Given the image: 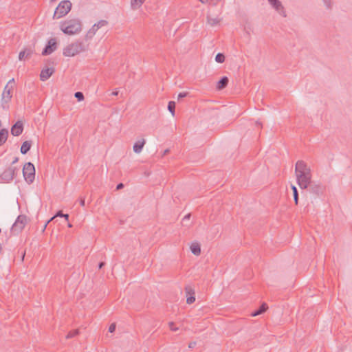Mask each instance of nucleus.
Here are the masks:
<instances>
[{
  "instance_id": "29",
  "label": "nucleus",
  "mask_w": 352,
  "mask_h": 352,
  "mask_svg": "<svg viewBox=\"0 0 352 352\" xmlns=\"http://www.w3.org/2000/svg\"><path fill=\"white\" fill-rule=\"evenodd\" d=\"M75 98L77 99L78 101H82L85 98L84 94L81 91H77L74 94Z\"/></svg>"
},
{
  "instance_id": "13",
  "label": "nucleus",
  "mask_w": 352,
  "mask_h": 352,
  "mask_svg": "<svg viewBox=\"0 0 352 352\" xmlns=\"http://www.w3.org/2000/svg\"><path fill=\"white\" fill-rule=\"evenodd\" d=\"M307 189H308L309 192L317 196L320 195L322 192V186L314 182H311Z\"/></svg>"
},
{
  "instance_id": "9",
  "label": "nucleus",
  "mask_w": 352,
  "mask_h": 352,
  "mask_svg": "<svg viewBox=\"0 0 352 352\" xmlns=\"http://www.w3.org/2000/svg\"><path fill=\"white\" fill-rule=\"evenodd\" d=\"M57 48V41L55 38H50L45 48L42 51L43 56H47L51 54L54 52Z\"/></svg>"
},
{
  "instance_id": "3",
  "label": "nucleus",
  "mask_w": 352,
  "mask_h": 352,
  "mask_svg": "<svg viewBox=\"0 0 352 352\" xmlns=\"http://www.w3.org/2000/svg\"><path fill=\"white\" fill-rule=\"evenodd\" d=\"M72 9V3L69 0H63L56 7L53 19H60L65 16Z\"/></svg>"
},
{
  "instance_id": "8",
  "label": "nucleus",
  "mask_w": 352,
  "mask_h": 352,
  "mask_svg": "<svg viewBox=\"0 0 352 352\" xmlns=\"http://www.w3.org/2000/svg\"><path fill=\"white\" fill-rule=\"evenodd\" d=\"M16 167H8L0 175V180L1 182L9 183L11 182L16 174Z\"/></svg>"
},
{
  "instance_id": "43",
  "label": "nucleus",
  "mask_w": 352,
  "mask_h": 352,
  "mask_svg": "<svg viewBox=\"0 0 352 352\" xmlns=\"http://www.w3.org/2000/svg\"><path fill=\"white\" fill-rule=\"evenodd\" d=\"M190 216H191V214L190 213L187 214L186 215L184 216V217L183 218L182 221H185L186 220L190 219Z\"/></svg>"
},
{
  "instance_id": "5",
  "label": "nucleus",
  "mask_w": 352,
  "mask_h": 352,
  "mask_svg": "<svg viewBox=\"0 0 352 352\" xmlns=\"http://www.w3.org/2000/svg\"><path fill=\"white\" fill-rule=\"evenodd\" d=\"M23 175L25 180L31 184L34 180L35 177V168L32 163H25L23 168Z\"/></svg>"
},
{
  "instance_id": "2",
  "label": "nucleus",
  "mask_w": 352,
  "mask_h": 352,
  "mask_svg": "<svg viewBox=\"0 0 352 352\" xmlns=\"http://www.w3.org/2000/svg\"><path fill=\"white\" fill-rule=\"evenodd\" d=\"M89 45L83 41H76L63 49V54L65 56L72 57L88 50Z\"/></svg>"
},
{
  "instance_id": "30",
  "label": "nucleus",
  "mask_w": 352,
  "mask_h": 352,
  "mask_svg": "<svg viewBox=\"0 0 352 352\" xmlns=\"http://www.w3.org/2000/svg\"><path fill=\"white\" fill-rule=\"evenodd\" d=\"M185 292H186L187 296L188 295L191 296L192 294H195L194 289L189 285H188L185 287Z\"/></svg>"
},
{
  "instance_id": "15",
  "label": "nucleus",
  "mask_w": 352,
  "mask_h": 352,
  "mask_svg": "<svg viewBox=\"0 0 352 352\" xmlns=\"http://www.w3.org/2000/svg\"><path fill=\"white\" fill-rule=\"evenodd\" d=\"M229 79L227 76H223L217 83L216 89L222 90L228 86Z\"/></svg>"
},
{
  "instance_id": "21",
  "label": "nucleus",
  "mask_w": 352,
  "mask_h": 352,
  "mask_svg": "<svg viewBox=\"0 0 352 352\" xmlns=\"http://www.w3.org/2000/svg\"><path fill=\"white\" fill-rule=\"evenodd\" d=\"M191 252L196 255L199 256L201 254V247L198 243H192L190 245Z\"/></svg>"
},
{
  "instance_id": "51",
  "label": "nucleus",
  "mask_w": 352,
  "mask_h": 352,
  "mask_svg": "<svg viewBox=\"0 0 352 352\" xmlns=\"http://www.w3.org/2000/svg\"><path fill=\"white\" fill-rule=\"evenodd\" d=\"M1 251H2V244L0 243V253H1Z\"/></svg>"
},
{
  "instance_id": "31",
  "label": "nucleus",
  "mask_w": 352,
  "mask_h": 352,
  "mask_svg": "<svg viewBox=\"0 0 352 352\" xmlns=\"http://www.w3.org/2000/svg\"><path fill=\"white\" fill-rule=\"evenodd\" d=\"M204 3H208L212 6H216L217 5L221 0H204Z\"/></svg>"
},
{
  "instance_id": "27",
  "label": "nucleus",
  "mask_w": 352,
  "mask_h": 352,
  "mask_svg": "<svg viewBox=\"0 0 352 352\" xmlns=\"http://www.w3.org/2000/svg\"><path fill=\"white\" fill-rule=\"evenodd\" d=\"M78 333H79L78 329H74V330L70 331L66 336V338L67 339L72 338L76 336L77 335H78Z\"/></svg>"
},
{
  "instance_id": "7",
  "label": "nucleus",
  "mask_w": 352,
  "mask_h": 352,
  "mask_svg": "<svg viewBox=\"0 0 352 352\" xmlns=\"http://www.w3.org/2000/svg\"><path fill=\"white\" fill-rule=\"evenodd\" d=\"M28 223V217L25 214H20L17 217L15 222L12 226V231L14 232L19 233L25 228Z\"/></svg>"
},
{
  "instance_id": "52",
  "label": "nucleus",
  "mask_w": 352,
  "mask_h": 352,
  "mask_svg": "<svg viewBox=\"0 0 352 352\" xmlns=\"http://www.w3.org/2000/svg\"><path fill=\"white\" fill-rule=\"evenodd\" d=\"M68 227H69V228H72V225L71 223H68Z\"/></svg>"
},
{
  "instance_id": "10",
  "label": "nucleus",
  "mask_w": 352,
  "mask_h": 352,
  "mask_svg": "<svg viewBox=\"0 0 352 352\" xmlns=\"http://www.w3.org/2000/svg\"><path fill=\"white\" fill-rule=\"evenodd\" d=\"M271 6L283 17H286L287 14L284 7L279 0H267Z\"/></svg>"
},
{
  "instance_id": "22",
  "label": "nucleus",
  "mask_w": 352,
  "mask_h": 352,
  "mask_svg": "<svg viewBox=\"0 0 352 352\" xmlns=\"http://www.w3.org/2000/svg\"><path fill=\"white\" fill-rule=\"evenodd\" d=\"M291 188L293 191V196H294V200L295 204L297 206L298 204V199H299L298 189L294 185H292Z\"/></svg>"
},
{
  "instance_id": "1",
  "label": "nucleus",
  "mask_w": 352,
  "mask_h": 352,
  "mask_svg": "<svg viewBox=\"0 0 352 352\" xmlns=\"http://www.w3.org/2000/svg\"><path fill=\"white\" fill-rule=\"evenodd\" d=\"M60 29L65 34L74 35L81 31L82 24L79 19H72L61 22Z\"/></svg>"
},
{
  "instance_id": "16",
  "label": "nucleus",
  "mask_w": 352,
  "mask_h": 352,
  "mask_svg": "<svg viewBox=\"0 0 352 352\" xmlns=\"http://www.w3.org/2000/svg\"><path fill=\"white\" fill-rule=\"evenodd\" d=\"M145 143L146 141L144 139H142L140 140L137 141L133 145V151L135 153H140L142 151Z\"/></svg>"
},
{
  "instance_id": "17",
  "label": "nucleus",
  "mask_w": 352,
  "mask_h": 352,
  "mask_svg": "<svg viewBox=\"0 0 352 352\" xmlns=\"http://www.w3.org/2000/svg\"><path fill=\"white\" fill-rule=\"evenodd\" d=\"M32 146V141L31 140H26L23 142L21 147V153L23 155L26 154L31 148Z\"/></svg>"
},
{
  "instance_id": "24",
  "label": "nucleus",
  "mask_w": 352,
  "mask_h": 352,
  "mask_svg": "<svg viewBox=\"0 0 352 352\" xmlns=\"http://www.w3.org/2000/svg\"><path fill=\"white\" fill-rule=\"evenodd\" d=\"M145 0H131V7L133 9L140 8L144 2Z\"/></svg>"
},
{
  "instance_id": "32",
  "label": "nucleus",
  "mask_w": 352,
  "mask_h": 352,
  "mask_svg": "<svg viewBox=\"0 0 352 352\" xmlns=\"http://www.w3.org/2000/svg\"><path fill=\"white\" fill-rule=\"evenodd\" d=\"M108 22L106 20H100L97 23H95L96 24V27L100 28L102 26H104L106 25H107Z\"/></svg>"
},
{
  "instance_id": "14",
  "label": "nucleus",
  "mask_w": 352,
  "mask_h": 352,
  "mask_svg": "<svg viewBox=\"0 0 352 352\" xmlns=\"http://www.w3.org/2000/svg\"><path fill=\"white\" fill-rule=\"evenodd\" d=\"M54 73V69L52 67L43 69L40 74L41 80H42V81L47 80Z\"/></svg>"
},
{
  "instance_id": "46",
  "label": "nucleus",
  "mask_w": 352,
  "mask_h": 352,
  "mask_svg": "<svg viewBox=\"0 0 352 352\" xmlns=\"http://www.w3.org/2000/svg\"><path fill=\"white\" fill-rule=\"evenodd\" d=\"M50 221H51L48 220V221H47V223L45 224V226H43V231H44V230H45V228H46V227H47V224H48Z\"/></svg>"
},
{
  "instance_id": "23",
  "label": "nucleus",
  "mask_w": 352,
  "mask_h": 352,
  "mask_svg": "<svg viewBox=\"0 0 352 352\" xmlns=\"http://www.w3.org/2000/svg\"><path fill=\"white\" fill-rule=\"evenodd\" d=\"M64 217L67 221H69V214H64L62 210H58L56 213V214L50 219V221H52L54 219H55L56 217Z\"/></svg>"
},
{
  "instance_id": "11",
  "label": "nucleus",
  "mask_w": 352,
  "mask_h": 352,
  "mask_svg": "<svg viewBox=\"0 0 352 352\" xmlns=\"http://www.w3.org/2000/svg\"><path fill=\"white\" fill-rule=\"evenodd\" d=\"M23 131V124L21 120H18L11 127V134L13 136H19L20 135Z\"/></svg>"
},
{
  "instance_id": "37",
  "label": "nucleus",
  "mask_w": 352,
  "mask_h": 352,
  "mask_svg": "<svg viewBox=\"0 0 352 352\" xmlns=\"http://www.w3.org/2000/svg\"><path fill=\"white\" fill-rule=\"evenodd\" d=\"M327 8L331 9V0H323Z\"/></svg>"
},
{
  "instance_id": "4",
  "label": "nucleus",
  "mask_w": 352,
  "mask_h": 352,
  "mask_svg": "<svg viewBox=\"0 0 352 352\" xmlns=\"http://www.w3.org/2000/svg\"><path fill=\"white\" fill-rule=\"evenodd\" d=\"M296 180L299 187L301 189H307L311 182V171L306 173H301V174L296 175Z\"/></svg>"
},
{
  "instance_id": "39",
  "label": "nucleus",
  "mask_w": 352,
  "mask_h": 352,
  "mask_svg": "<svg viewBox=\"0 0 352 352\" xmlns=\"http://www.w3.org/2000/svg\"><path fill=\"white\" fill-rule=\"evenodd\" d=\"M79 203L81 206H85V199L84 197H81L79 199Z\"/></svg>"
},
{
  "instance_id": "40",
  "label": "nucleus",
  "mask_w": 352,
  "mask_h": 352,
  "mask_svg": "<svg viewBox=\"0 0 352 352\" xmlns=\"http://www.w3.org/2000/svg\"><path fill=\"white\" fill-rule=\"evenodd\" d=\"M94 34H92L91 33L89 34V30L87 32L86 36H85V39L86 40H88V39H90L93 37Z\"/></svg>"
},
{
  "instance_id": "53",
  "label": "nucleus",
  "mask_w": 352,
  "mask_h": 352,
  "mask_svg": "<svg viewBox=\"0 0 352 352\" xmlns=\"http://www.w3.org/2000/svg\"><path fill=\"white\" fill-rule=\"evenodd\" d=\"M200 2H201L202 3H204V0H199Z\"/></svg>"
},
{
  "instance_id": "42",
  "label": "nucleus",
  "mask_w": 352,
  "mask_h": 352,
  "mask_svg": "<svg viewBox=\"0 0 352 352\" xmlns=\"http://www.w3.org/2000/svg\"><path fill=\"white\" fill-rule=\"evenodd\" d=\"M124 184L122 183H119L117 186H116V190H120V189H122L124 188Z\"/></svg>"
},
{
  "instance_id": "44",
  "label": "nucleus",
  "mask_w": 352,
  "mask_h": 352,
  "mask_svg": "<svg viewBox=\"0 0 352 352\" xmlns=\"http://www.w3.org/2000/svg\"><path fill=\"white\" fill-rule=\"evenodd\" d=\"M196 344H197L196 342H191L189 343L188 347L191 348V349L194 348L196 346Z\"/></svg>"
},
{
  "instance_id": "47",
  "label": "nucleus",
  "mask_w": 352,
  "mask_h": 352,
  "mask_svg": "<svg viewBox=\"0 0 352 352\" xmlns=\"http://www.w3.org/2000/svg\"><path fill=\"white\" fill-rule=\"evenodd\" d=\"M113 96H118V91H114L111 94Z\"/></svg>"
},
{
  "instance_id": "6",
  "label": "nucleus",
  "mask_w": 352,
  "mask_h": 352,
  "mask_svg": "<svg viewBox=\"0 0 352 352\" xmlns=\"http://www.w3.org/2000/svg\"><path fill=\"white\" fill-rule=\"evenodd\" d=\"M12 90L13 85L9 86V85H6L3 89L1 99V105L3 109H8V107L7 104L12 98Z\"/></svg>"
},
{
  "instance_id": "25",
  "label": "nucleus",
  "mask_w": 352,
  "mask_h": 352,
  "mask_svg": "<svg viewBox=\"0 0 352 352\" xmlns=\"http://www.w3.org/2000/svg\"><path fill=\"white\" fill-rule=\"evenodd\" d=\"M168 109L173 116H175V102L170 101L168 104Z\"/></svg>"
},
{
  "instance_id": "35",
  "label": "nucleus",
  "mask_w": 352,
  "mask_h": 352,
  "mask_svg": "<svg viewBox=\"0 0 352 352\" xmlns=\"http://www.w3.org/2000/svg\"><path fill=\"white\" fill-rule=\"evenodd\" d=\"M174 325H175V324H174L173 322H170L168 323V326H169L170 330L173 331H176L177 330H178V328L177 327H175Z\"/></svg>"
},
{
  "instance_id": "50",
  "label": "nucleus",
  "mask_w": 352,
  "mask_h": 352,
  "mask_svg": "<svg viewBox=\"0 0 352 352\" xmlns=\"http://www.w3.org/2000/svg\"><path fill=\"white\" fill-rule=\"evenodd\" d=\"M256 124L260 126L261 127L262 126V124L258 121H256Z\"/></svg>"
},
{
  "instance_id": "48",
  "label": "nucleus",
  "mask_w": 352,
  "mask_h": 352,
  "mask_svg": "<svg viewBox=\"0 0 352 352\" xmlns=\"http://www.w3.org/2000/svg\"><path fill=\"white\" fill-rule=\"evenodd\" d=\"M19 160V158L17 157H16L14 160L12 161V164H15L18 162Z\"/></svg>"
},
{
  "instance_id": "33",
  "label": "nucleus",
  "mask_w": 352,
  "mask_h": 352,
  "mask_svg": "<svg viewBox=\"0 0 352 352\" xmlns=\"http://www.w3.org/2000/svg\"><path fill=\"white\" fill-rule=\"evenodd\" d=\"M195 301V294H192V295L188 296L186 299V303L188 305L193 303Z\"/></svg>"
},
{
  "instance_id": "36",
  "label": "nucleus",
  "mask_w": 352,
  "mask_h": 352,
  "mask_svg": "<svg viewBox=\"0 0 352 352\" xmlns=\"http://www.w3.org/2000/svg\"><path fill=\"white\" fill-rule=\"evenodd\" d=\"M188 95V92H181L178 94V100L186 97Z\"/></svg>"
},
{
  "instance_id": "20",
  "label": "nucleus",
  "mask_w": 352,
  "mask_h": 352,
  "mask_svg": "<svg viewBox=\"0 0 352 352\" xmlns=\"http://www.w3.org/2000/svg\"><path fill=\"white\" fill-rule=\"evenodd\" d=\"M8 137V131L6 129H2L0 131V146H2L7 140Z\"/></svg>"
},
{
  "instance_id": "49",
  "label": "nucleus",
  "mask_w": 352,
  "mask_h": 352,
  "mask_svg": "<svg viewBox=\"0 0 352 352\" xmlns=\"http://www.w3.org/2000/svg\"><path fill=\"white\" fill-rule=\"evenodd\" d=\"M169 153V149H166V150H164V153H163V156H164V155H166V154H167V153Z\"/></svg>"
},
{
  "instance_id": "41",
  "label": "nucleus",
  "mask_w": 352,
  "mask_h": 352,
  "mask_svg": "<svg viewBox=\"0 0 352 352\" xmlns=\"http://www.w3.org/2000/svg\"><path fill=\"white\" fill-rule=\"evenodd\" d=\"M14 84H15L14 78H12V79H10V80L8 82V83H7V85H9V86H10V85H13V87L14 86Z\"/></svg>"
},
{
  "instance_id": "45",
  "label": "nucleus",
  "mask_w": 352,
  "mask_h": 352,
  "mask_svg": "<svg viewBox=\"0 0 352 352\" xmlns=\"http://www.w3.org/2000/svg\"><path fill=\"white\" fill-rule=\"evenodd\" d=\"M105 265V263L102 261V262H100L99 264H98V268L99 269H102V267H104Z\"/></svg>"
},
{
  "instance_id": "19",
  "label": "nucleus",
  "mask_w": 352,
  "mask_h": 352,
  "mask_svg": "<svg viewBox=\"0 0 352 352\" xmlns=\"http://www.w3.org/2000/svg\"><path fill=\"white\" fill-rule=\"evenodd\" d=\"M33 51L30 49H25L24 50L19 52V59L22 60L25 57L30 58L32 54Z\"/></svg>"
},
{
  "instance_id": "34",
  "label": "nucleus",
  "mask_w": 352,
  "mask_h": 352,
  "mask_svg": "<svg viewBox=\"0 0 352 352\" xmlns=\"http://www.w3.org/2000/svg\"><path fill=\"white\" fill-rule=\"evenodd\" d=\"M99 28L96 27V24H94L92 28L89 30V34H95Z\"/></svg>"
},
{
  "instance_id": "12",
  "label": "nucleus",
  "mask_w": 352,
  "mask_h": 352,
  "mask_svg": "<svg viewBox=\"0 0 352 352\" xmlns=\"http://www.w3.org/2000/svg\"><path fill=\"white\" fill-rule=\"evenodd\" d=\"M307 171H311L307 164L302 160H298L295 167L296 175L301 174V173H306Z\"/></svg>"
},
{
  "instance_id": "18",
  "label": "nucleus",
  "mask_w": 352,
  "mask_h": 352,
  "mask_svg": "<svg viewBox=\"0 0 352 352\" xmlns=\"http://www.w3.org/2000/svg\"><path fill=\"white\" fill-rule=\"evenodd\" d=\"M268 306L265 302H263L258 309L253 311L251 314L252 316H256L261 314H263L267 309Z\"/></svg>"
},
{
  "instance_id": "28",
  "label": "nucleus",
  "mask_w": 352,
  "mask_h": 352,
  "mask_svg": "<svg viewBox=\"0 0 352 352\" xmlns=\"http://www.w3.org/2000/svg\"><path fill=\"white\" fill-rule=\"evenodd\" d=\"M207 19H208V23L210 25H212V26H214V25H217V24L219 23V21H220V20H219V19H216V18H210V17H208V18H207Z\"/></svg>"
},
{
  "instance_id": "26",
  "label": "nucleus",
  "mask_w": 352,
  "mask_h": 352,
  "mask_svg": "<svg viewBox=\"0 0 352 352\" xmlns=\"http://www.w3.org/2000/svg\"><path fill=\"white\" fill-rule=\"evenodd\" d=\"M215 60L219 63H223L225 61V56L222 53H218L215 56Z\"/></svg>"
},
{
  "instance_id": "38",
  "label": "nucleus",
  "mask_w": 352,
  "mask_h": 352,
  "mask_svg": "<svg viewBox=\"0 0 352 352\" xmlns=\"http://www.w3.org/2000/svg\"><path fill=\"white\" fill-rule=\"evenodd\" d=\"M116 324H115V323H112V324L109 326V331L110 333H113V332H114V331H115V330H116Z\"/></svg>"
}]
</instances>
